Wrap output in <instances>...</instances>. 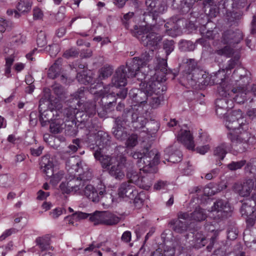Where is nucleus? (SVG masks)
<instances>
[{"label":"nucleus","instance_id":"1","mask_svg":"<svg viewBox=\"0 0 256 256\" xmlns=\"http://www.w3.org/2000/svg\"><path fill=\"white\" fill-rule=\"evenodd\" d=\"M231 102L226 98L217 99L216 102V112L220 118L226 119L225 124L228 129L238 130L236 133H230L228 138L231 140L234 150L238 152L246 150L250 144L256 142V138L250 133L247 132L248 124L246 119L242 116V111L240 110H233L227 116L232 107Z\"/></svg>","mask_w":256,"mask_h":256},{"label":"nucleus","instance_id":"2","mask_svg":"<svg viewBox=\"0 0 256 256\" xmlns=\"http://www.w3.org/2000/svg\"><path fill=\"white\" fill-rule=\"evenodd\" d=\"M165 90L162 82L151 80L142 82L140 88L132 90L130 96L137 104H148L152 108H157L163 100L162 92Z\"/></svg>","mask_w":256,"mask_h":256},{"label":"nucleus","instance_id":"3","mask_svg":"<svg viewBox=\"0 0 256 256\" xmlns=\"http://www.w3.org/2000/svg\"><path fill=\"white\" fill-rule=\"evenodd\" d=\"M152 56L150 54L145 52L140 57H134L127 62L126 67L121 66L118 68L112 79L113 85L116 88L124 86L127 83L126 78L134 76L140 80H145L146 76L139 70L147 64Z\"/></svg>","mask_w":256,"mask_h":256},{"label":"nucleus","instance_id":"4","mask_svg":"<svg viewBox=\"0 0 256 256\" xmlns=\"http://www.w3.org/2000/svg\"><path fill=\"white\" fill-rule=\"evenodd\" d=\"M94 156L98 160L104 168L108 170V174L116 180H122L124 176V168L126 167V157L122 154L114 152L110 156L102 154L96 150L94 153Z\"/></svg>","mask_w":256,"mask_h":256},{"label":"nucleus","instance_id":"5","mask_svg":"<svg viewBox=\"0 0 256 256\" xmlns=\"http://www.w3.org/2000/svg\"><path fill=\"white\" fill-rule=\"evenodd\" d=\"M130 28L133 36L140 39L141 43L145 46L151 50L152 52L156 50L162 40V37L157 36L154 26L146 24L138 27L134 25Z\"/></svg>","mask_w":256,"mask_h":256},{"label":"nucleus","instance_id":"6","mask_svg":"<svg viewBox=\"0 0 256 256\" xmlns=\"http://www.w3.org/2000/svg\"><path fill=\"white\" fill-rule=\"evenodd\" d=\"M228 76L224 70L220 69L214 74L206 76L203 82L204 84H219L218 90L220 94L224 97H226L227 95L229 94L228 91L230 89V86L228 84Z\"/></svg>","mask_w":256,"mask_h":256},{"label":"nucleus","instance_id":"7","mask_svg":"<svg viewBox=\"0 0 256 256\" xmlns=\"http://www.w3.org/2000/svg\"><path fill=\"white\" fill-rule=\"evenodd\" d=\"M132 156L138 160V166L143 168L157 164L160 158V154L156 150H149L148 148L144 149L142 152H134L132 154Z\"/></svg>","mask_w":256,"mask_h":256},{"label":"nucleus","instance_id":"8","mask_svg":"<svg viewBox=\"0 0 256 256\" xmlns=\"http://www.w3.org/2000/svg\"><path fill=\"white\" fill-rule=\"evenodd\" d=\"M232 212V208L227 201L218 200L212 206L209 216L214 220L222 219L229 216Z\"/></svg>","mask_w":256,"mask_h":256},{"label":"nucleus","instance_id":"9","mask_svg":"<svg viewBox=\"0 0 256 256\" xmlns=\"http://www.w3.org/2000/svg\"><path fill=\"white\" fill-rule=\"evenodd\" d=\"M42 170L48 177L51 178L50 183L55 186L62 180L64 175L63 171H59L54 174V164L46 156L42 158L40 162Z\"/></svg>","mask_w":256,"mask_h":256},{"label":"nucleus","instance_id":"10","mask_svg":"<svg viewBox=\"0 0 256 256\" xmlns=\"http://www.w3.org/2000/svg\"><path fill=\"white\" fill-rule=\"evenodd\" d=\"M189 218V213L180 212L178 214V218L170 220L168 225L174 232L178 234L184 233L188 228L189 224L188 221Z\"/></svg>","mask_w":256,"mask_h":256},{"label":"nucleus","instance_id":"11","mask_svg":"<svg viewBox=\"0 0 256 256\" xmlns=\"http://www.w3.org/2000/svg\"><path fill=\"white\" fill-rule=\"evenodd\" d=\"M96 104L95 102L88 101L85 102L84 105L85 114L79 112L76 108L70 107V108L72 110V112H70V114L68 112H66V114L68 115V117H74L78 122L82 123L84 122V118H82L83 116L86 117V116L88 115L90 117L96 114Z\"/></svg>","mask_w":256,"mask_h":256},{"label":"nucleus","instance_id":"12","mask_svg":"<svg viewBox=\"0 0 256 256\" xmlns=\"http://www.w3.org/2000/svg\"><path fill=\"white\" fill-rule=\"evenodd\" d=\"M240 78L242 82L239 80L238 86L232 90V92L236 94L234 98V100L239 104L244 103L246 100V95L250 93L247 88V86L250 83V78L246 76L242 75Z\"/></svg>","mask_w":256,"mask_h":256},{"label":"nucleus","instance_id":"13","mask_svg":"<svg viewBox=\"0 0 256 256\" xmlns=\"http://www.w3.org/2000/svg\"><path fill=\"white\" fill-rule=\"evenodd\" d=\"M90 137H92L91 136H90L88 138L89 142H92ZM94 137L96 139V142L94 144L92 143L90 144V148L94 149V152L96 150H98V152H100L102 154H104L102 150L104 148L110 144V136L107 133L102 131H99L94 136Z\"/></svg>","mask_w":256,"mask_h":256},{"label":"nucleus","instance_id":"14","mask_svg":"<svg viewBox=\"0 0 256 256\" xmlns=\"http://www.w3.org/2000/svg\"><path fill=\"white\" fill-rule=\"evenodd\" d=\"M128 114L131 120L132 126L136 130L144 128L148 122L138 109L133 108L128 109Z\"/></svg>","mask_w":256,"mask_h":256},{"label":"nucleus","instance_id":"15","mask_svg":"<svg viewBox=\"0 0 256 256\" xmlns=\"http://www.w3.org/2000/svg\"><path fill=\"white\" fill-rule=\"evenodd\" d=\"M104 211H96L92 214H88L80 212L73 214V216L79 219H85L88 218L89 220L94 225H103Z\"/></svg>","mask_w":256,"mask_h":256},{"label":"nucleus","instance_id":"16","mask_svg":"<svg viewBox=\"0 0 256 256\" xmlns=\"http://www.w3.org/2000/svg\"><path fill=\"white\" fill-rule=\"evenodd\" d=\"M242 38V34L240 30H228L224 32L222 42L224 44L233 46L239 43Z\"/></svg>","mask_w":256,"mask_h":256},{"label":"nucleus","instance_id":"17","mask_svg":"<svg viewBox=\"0 0 256 256\" xmlns=\"http://www.w3.org/2000/svg\"><path fill=\"white\" fill-rule=\"evenodd\" d=\"M138 194L135 186L130 182H122L118 189V195L122 198H132Z\"/></svg>","mask_w":256,"mask_h":256},{"label":"nucleus","instance_id":"18","mask_svg":"<svg viewBox=\"0 0 256 256\" xmlns=\"http://www.w3.org/2000/svg\"><path fill=\"white\" fill-rule=\"evenodd\" d=\"M110 99L108 102H106L104 107L98 110V116L101 118H105L107 116L108 114L114 109V104L116 102V98L112 94H108L106 96H104L102 98V102L106 101L107 100Z\"/></svg>","mask_w":256,"mask_h":256},{"label":"nucleus","instance_id":"19","mask_svg":"<svg viewBox=\"0 0 256 256\" xmlns=\"http://www.w3.org/2000/svg\"><path fill=\"white\" fill-rule=\"evenodd\" d=\"M146 4L150 12L154 14L163 13L167 8L164 2L158 0H146Z\"/></svg>","mask_w":256,"mask_h":256},{"label":"nucleus","instance_id":"20","mask_svg":"<svg viewBox=\"0 0 256 256\" xmlns=\"http://www.w3.org/2000/svg\"><path fill=\"white\" fill-rule=\"evenodd\" d=\"M178 140L182 143L188 149L193 150L194 144L193 137L189 130H182L178 135Z\"/></svg>","mask_w":256,"mask_h":256},{"label":"nucleus","instance_id":"21","mask_svg":"<svg viewBox=\"0 0 256 256\" xmlns=\"http://www.w3.org/2000/svg\"><path fill=\"white\" fill-rule=\"evenodd\" d=\"M254 188V182L252 180L249 179L242 184H238L236 186V191L242 196H248Z\"/></svg>","mask_w":256,"mask_h":256},{"label":"nucleus","instance_id":"22","mask_svg":"<svg viewBox=\"0 0 256 256\" xmlns=\"http://www.w3.org/2000/svg\"><path fill=\"white\" fill-rule=\"evenodd\" d=\"M80 164H81V163L80 164L78 160L72 158L66 161V168L70 174L74 176H76L80 171L84 170L82 166H80Z\"/></svg>","mask_w":256,"mask_h":256},{"label":"nucleus","instance_id":"23","mask_svg":"<svg viewBox=\"0 0 256 256\" xmlns=\"http://www.w3.org/2000/svg\"><path fill=\"white\" fill-rule=\"evenodd\" d=\"M165 152L168 154V160L172 163H176L181 161L182 154L180 151L175 150L174 146H170L166 148Z\"/></svg>","mask_w":256,"mask_h":256},{"label":"nucleus","instance_id":"24","mask_svg":"<svg viewBox=\"0 0 256 256\" xmlns=\"http://www.w3.org/2000/svg\"><path fill=\"white\" fill-rule=\"evenodd\" d=\"M120 218L114 214L104 211L103 225L112 226L117 224L120 221Z\"/></svg>","mask_w":256,"mask_h":256},{"label":"nucleus","instance_id":"25","mask_svg":"<svg viewBox=\"0 0 256 256\" xmlns=\"http://www.w3.org/2000/svg\"><path fill=\"white\" fill-rule=\"evenodd\" d=\"M190 218L188 220H195L197 222H200L204 220L207 217L204 210L200 206L196 207L194 210L190 214Z\"/></svg>","mask_w":256,"mask_h":256},{"label":"nucleus","instance_id":"26","mask_svg":"<svg viewBox=\"0 0 256 256\" xmlns=\"http://www.w3.org/2000/svg\"><path fill=\"white\" fill-rule=\"evenodd\" d=\"M153 174H146L140 176V180L137 182V186L143 189L148 190L152 185Z\"/></svg>","mask_w":256,"mask_h":256},{"label":"nucleus","instance_id":"27","mask_svg":"<svg viewBox=\"0 0 256 256\" xmlns=\"http://www.w3.org/2000/svg\"><path fill=\"white\" fill-rule=\"evenodd\" d=\"M61 60H56L55 62L48 69V76L52 79L56 78L61 72Z\"/></svg>","mask_w":256,"mask_h":256},{"label":"nucleus","instance_id":"28","mask_svg":"<svg viewBox=\"0 0 256 256\" xmlns=\"http://www.w3.org/2000/svg\"><path fill=\"white\" fill-rule=\"evenodd\" d=\"M129 122V115L128 114V110H125L122 116H118L115 118L114 126L118 128H124L126 122Z\"/></svg>","mask_w":256,"mask_h":256},{"label":"nucleus","instance_id":"29","mask_svg":"<svg viewBox=\"0 0 256 256\" xmlns=\"http://www.w3.org/2000/svg\"><path fill=\"white\" fill-rule=\"evenodd\" d=\"M50 129L51 132L58 134L64 128V122L61 119L50 120Z\"/></svg>","mask_w":256,"mask_h":256},{"label":"nucleus","instance_id":"30","mask_svg":"<svg viewBox=\"0 0 256 256\" xmlns=\"http://www.w3.org/2000/svg\"><path fill=\"white\" fill-rule=\"evenodd\" d=\"M239 59V56H235L228 62L226 66L222 69L230 75L231 74V70L240 64Z\"/></svg>","mask_w":256,"mask_h":256},{"label":"nucleus","instance_id":"31","mask_svg":"<svg viewBox=\"0 0 256 256\" xmlns=\"http://www.w3.org/2000/svg\"><path fill=\"white\" fill-rule=\"evenodd\" d=\"M167 60L165 58H160L156 57V65L154 67L156 71H160L163 74H166L168 72L167 69Z\"/></svg>","mask_w":256,"mask_h":256},{"label":"nucleus","instance_id":"32","mask_svg":"<svg viewBox=\"0 0 256 256\" xmlns=\"http://www.w3.org/2000/svg\"><path fill=\"white\" fill-rule=\"evenodd\" d=\"M80 148V140L78 139L74 140L72 144H70L66 149L62 152L64 156H70L76 152Z\"/></svg>","mask_w":256,"mask_h":256},{"label":"nucleus","instance_id":"33","mask_svg":"<svg viewBox=\"0 0 256 256\" xmlns=\"http://www.w3.org/2000/svg\"><path fill=\"white\" fill-rule=\"evenodd\" d=\"M84 169L83 171H80L79 173L77 174L78 177L84 184V182L90 180L92 178V173L90 169H89L86 166L82 167Z\"/></svg>","mask_w":256,"mask_h":256},{"label":"nucleus","instance_id":"34","mask_svg":"<svg viewBox=\"0 0 256 256\" xmlns=\"http://www.w3.org/2000/svg\"><path fill=\"white\" fill-rule=\"evenodd\" d=\"M228 148L227 144L226 143H222L215 148L214 155L218 156L220 160H222L227 153Z\"/></svg>","mask_w":256,"mask_h":256},{"label":"nucleus","instance_id":"35","mask_svg":"<svg viewBox=\"0 0 256 256\" xmlns=\"http://www.w3.org/2000/svg\"><path fill=\"white\" fill-rule=\"evenodd\" d=\"M68 182V186L71 189L72 192H76L80 190L84 186V184H82V182L78 178H74L70 179Z\"/></svg>","mask_w":256,"mask_h":256},{"label":"nucleus","instance_id":"36","mask_svg":"<svg viewBox=\"0 0 256 256\" xmlns=\"http://www.w3.org/2000/svg\"><path fill=\"white\" fill-rule=\"evenodd\" d=\"M126 176L129 179L128 182L130 184L134 183L136 185H137V182L140 180V178L138 172L132 169V166L128 169Z\"/></svg>","mask_w":256,"mask_h":256},{"label":"nucleus","instance_id":"37","mask_svg":"<svg viewBox=\"0 0 256 256\" xmlns=\"http://www.w3.org/2000/svg\"><path fill=\"white\" fill-rule=\"evenodd\" d=\"M32 6V2L28 0H20L17 5L18 10L22 13L30 12Z\"/></svg>","mask_w":256,"mask_h":256},{"label":"nucleus","instance_id":"38","mask_svg":"<svg viewBox=\"0 0 256 256\" xmlns=\"http://www.w3.org/2000/svg\"><path fill=\"white\" fill-rule=\"evenodd\" d=\"M207 240L200 232H197L194 236V246L196 248H200L204 246Z\"/></svg>","mask_w":256,"mask_h":256},{"label":"nucleus","instance_id":"39","mask_svg":"<svg viewBox=\"0 0 256 256\" xmlns=\"http://www.w3.org/2000/svg\"><path fill=\"white\" fill-rule=\"evenodd\" d=\"M113 70L112 68L109 66L102 67L99 70V78L102 80L110 76L113 72Z\"/></svg>","mask_w":256,"mask_h":256},{"label":"nucleus","instance_id":"40","mask_svg":"<svg viewBox=\"0 0 256 256\" xmlns=\"http://www.w3.org/2000/svg\"><path fill=\"white\" fill-rule=\"evenodd\" d=\"M186 64L185 70L186 73L190 74L192 71H194L197 66V62L194 59H186L184 62Z\"/></svg>","mask_w":256,"mask_h":256},{"label":"nucleus","instance_id":"41","mask_svg":"<svg viewBox=\"0 0 256 256\" xmlns=\"http://www.w3.org/2000/svg\"><path fill=\"white\" fill-rule=\"evenodd\" d=\"M36 242L42 251L47 250L50 248V244L47 237L38 238Z\"/></svg>","mask_w":256,"mask_h":256},{"label":"nucleus","instance_id":"42","mask_svg":"<svg viewBox=\"0 0 256 256\" xmlns=\"http://www.w3.org/2000/svg\"><path fill=\"white\" fill-rule=\"evenodd\" d=\"M40 104L39 106V111H40V118L41 120H42V126H44V125L46 124H44V123H46L47 122H50L49 118H47L46 116H51L52 114H52V112L50 110H44L43 112H42V109L41 108L42 100H40Z\"/></svg>","mask_w":256,"mask_h":256},{"label":"nucleus","instance_id":"43","mask_svg":"<svg viewBox=\"0 0 256 256\" xmlns=\"http://www.w3.org/2000/svg\"><path fill=\"white\" fill-rule=\"evenodd\" d=\"M163 48L165 50L166 55H169L174 50V42L173 40H165L163 42Z\"/></svg>","mask_w":256,"mask_h":256},{"label":"nucleus","instance_id":"44","mask_svg":"<svg viewBox=\"0 0 256 256\" xmlns=\"http://www.w3.org/2000/svg\"><path fill=\"white\" fill-rule=\"evenodd\" d=\"M240 212L242 216H254V207L249 205L248 203H244L241 206Z\"/></svg>","mask_w":256,"mask_h":256},{"label":"nucleus","instance_id":"45","mask_svg":"<svg viewBox=\"0 0 256 256\" xmlns=\"http://www.w3.org/2000/svg\"><path fill=\"white\" fill-rule=\"evenodd\" d=\"M113 129V134L116 139L123 140L126 138L127 132L124 130V128H118L114 127Z\"/></svg>","mask_w":256,"mask_h":256},{"label":"nucleus","instance_id":"46","mask_svg":"<svg viewBox=\"0 0 256 256\" xmlns=\"http://www.w3.org/2000/svg\"><path fill=\"white\" fill-rule=\"evenodd\" d=\"M103 191L102 195L100 196V202L104 206H108L113 202V198L111 194Z\"/></svg>","mask_w":256,"mask_h":256},{"label":"nucleus","instance_id":"47","mask_svg":"<svg viewBox=\"0 0 256 256\" xmlns=\"http://www.w3.org/2000/svg\"><path fill=\"white\" fill-rule=\"evenodd\" d=\"M180 48L183 51H192L195 48V45L191 41L182 40L180 42Z\"/></svg>","mask_w":256,"mask_h":256},{"label":"nucleus","instance_id":"48","mask_svg":"<svg viewBox=\"0 0 256 256\" xmlns=\"http://www.w3.org/2000/svg\"><path fill=\"white\" fill-rule=\"evenodd\" d=\"M216 53L220 56H224L230 58L234 54V50L227 46L222 48L216 50Z\"/></svg>","mask_w":256,"mask_h":256},{"label":"nucleus","instance_id":"49","mask_svg":"<svg viewBox=\"0 0 256 256\" xmlns=\"http://www.w3.org/2000/svg\"><path fill=\"white\" fill-rule=\"evenodd\" d=\"M88 93V92L87 91L84 87H82L74 94L72 96L74 98H73L75 99L76 100H82V99Z\"/></svg>","mask_w":256,"mask_h":256},{"label":"nucleus","instance_id":"50","mask_svg":"<svg viewBox=\"0 0 256 256\" xmlns=\"http://www.w3.org/2000/svg\"><path fill=\"white\" fill-rule=\"evenodd\" d=\"M36 42L38 46L40 47H43L46 44V35L44 32L40 31L38 33L36 39Z\"/></svg>","mask_w":256,"mask_h":256},{"label":"nucleus","instance_id":"51","mask_svg":"<svg viewBox=\"0 0 256 256\" xmlns=\"http://www.w3.org/2000/svg\"><path fill=\"white\" fill-rule=\"evenodd\" d=\"M52 90L54 93L60 98L64 97V90L63 87L58 84H54L52 86Z\"/></svg>","mask_w":256,"mask_h":256},{"label":"nucleus","instance_id":"52","mask_svg":"<svg viewBox=\"0 0 256 256\" xmlns=\"http://www.w3.org/2000/svg\"><path fill=\"white\" fill-rule=\"evenodd\" d=\"M6 61L5 75L7 77H10L11 66L14 62V58L12 56H10L9 58H6Z\"/></svg>","mask_w":256,"mask_h":256},{"label":"nucleus","instance_id":"53","mask_svg":"<svg viewBox=\"0 0 256 256\" xmlns=\"http://www.w3.org/2000/svg\"><path fill=\"white\" fill-rule=\"evenodd\" d=\"M245 164V161L240 160L238 162H232L228 164V168L231 170H235L242 168Z\"/></svg>","mask_w":256,"mask_h":256},{"label":"nucleus","instance_id":"54","mask_svg":"<svg viewBox=\"0 0 256 256\" xmlns=\"http://www.w3.org/2000/svg\"><path fill=\"white\" fill-rule=\"evenodd\" d=\"M134 16V13L133 12H128L124 15L122 22L126 28H130V23L131 22V20L133 18Z\"/></svg>","mask_w":256,"mask_h":256},{"label":"nucleus","instance_id":"55","mask_svg":"<svg viewBox=\"0 0 256 256\" xmlns=\"http://www.w3.org/2000/svg\"><path fill=\"white\" fill-rule=\"evenodd\" d=\"M102 190H100L98 192L96 189L94 188V192L91 193V194L87 198L94 202H98L100 200V196L102 195Z\"/></svg>","mask_w":256,"mask_h":256},{"label":"nucleus","instance_id":"56","mask_svg":"<svg viewBox=\"0 0 256 256\" xmlns=\"http://www.w3.org/2000/svg\"><path fill=\"white\" fill-rule=\"evenodd\" d=\"M78 54V52L74 48H71L66 50L63 56L66 58H70L76 57Z\"/></svg>","mask_w":256,"mask_h":256},{"label":"nucleus","instance_id":"57","mask_svg":"<svg viewBox=\"0 0 256 256\" xmlns=\"http://www.w3.org/2000/svg\"><path fill=\"white\" fill-rule=\"evenodd\" d=\"M138 136L136 134H132L127 139L126 144L127 147H134L137 144Z\"/></svg>","mask_w":256,"mask_h":256},{"label":"nucleus","instance_id":"58","mask_svg":"<svg viewBox=\"0 0 256 256\" xmlns=\"http://www.w3.org/2000/svg\"><path fill=\"white\" fill-rule=\"evenodd\" d=\"M12 26L11 22L3 18H0V32H4L6 30H8Z\"/></svg>","mask_w":256,"mask_h":256},{"label":"nucleus","instance_id":"59","mask_svg":"<svg viewBox=\"0 0 256 256\" xmlns=\"http://www.w3.org/2000/svg\"><path fill=\"white\" fill-rule=\"evenodd\" d=\"M144 200L140 194H136L135 196L134 204L136 208H140L144 205Z\"/></svg>","mask_w":256,"mask_h":256},{"label":"nucleus","instance_id":"60","mask_svg":"<svg viewBox=\"0 0 256 256\" xmlns=\"http://www.w3.org/2000/svg\"><path fill=\"white\" fill-rule=\"evenodd\" d=\"M176 248L166 246L162 254L163 256H174Z\"/></svg>","mask_w":256,"mask_h":256},{"label":"nucleus","instance_id":"61","mask_svg":"<svg viewBox=\"0 0 256 256\" xmlns=\"http://www.w3.org/2000/svg\"><path fill=\"white\" fill-rule=\"evenodd\" d=\"M68 182H62L60 185V189L63 194H70L72 192L71 189L68 186Z\"/></svg>","mask_w":256,"mask_h":256},{"label":"nucleus","instance_id":"62","mask_svg":"<svg viewBox=\"0 0 256 256\" xmlns=\"http://www.w3.org/2000/svg\"><path fill=\"white\" fill-rule=\"evenodd\" d=\"M147 130L150 132H154L158 130L159 128V124L155 121L152 120L148 122Z\"/></svg>","mask_w":256,"mask_h":256},{"label":"nucleus","instance_id":"63","mask_svg":"<svg viewBox=\"0 0 256 256\" xmlns=\"http://www.w3.org/2000/svg\"><path fill=\"white\" fill-rule=\"evenodd\" d=\"M12 182V178L6 176H3L0 178V184L2 187H10L12 186V184L10 182Z\"/></svg>","mask_w":256,"mask_h":256},{"label":"nucleus","instance_id":"64","mask_svg":"<svg viewBox=\"0 0 256 256\" xmlns=\"http://www.w3.org/2000/svg\"><path fill=\"white\" fill-rule=\"evenodd\" d=\"M246 114L252 120L256 119V108H248Z\"/></svg>","mask_w":256,"mask_h":256}]
</instances>
